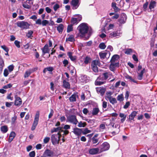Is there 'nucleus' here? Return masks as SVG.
<instances>
[{
  "mask_svg": "<svg viewBox=\"0 0 157 157\" xmlns=\"http://www.w3.org/2000/svg\"><path fill=\"white\" fill-rule=\"evenodd\" d=\"M16 24L18 27L23 29H28L29 28L30 25L27 22L24 21L17 22Z\"/></svg>",
  "mask_w": 157,
  "mask_h": 157,
  "instance_id": "4",
  "label": "nucleus"
},
{
  "mask_svg": "<svg viewBox=\"0 0 157 157\" xmlns=\"http://www.w3.org/2000/svg\"><path fill=\"white\" fill-rule=\"evenodd\" d=\"M157 3V0H151L149 6V8L150 10L154 9L156 6Z\"/></svg>",
  "mask_w": 157,
  "mask_h": 157,
  "instance_id": "18",
  "label": "nucleus"
},
{
  "mask_svg": "<svg viewBox=\"0 0 157 157\" xmlns=\"http://www.w3.org/2000/svg\"><path fill=\"white\" fill-rule=\"evenodd\" d=\"M72 24L69 25L67 26V32L69 33L73 30V28Z\"/></svg>",
  "mask_w": 157,
  "mask_h": 157,
  "instance_id": "45",
  "label": "nucleus"
},
{
  "mask_svg": "<svg viewBox=\"0 0 157 157\" xmlns=\"http://www.w3.org/2000/svg\"><path fill=\"white\" fill-rule=\"evenodd\" d=\"M50 138L49 137H46L44 139V143H47L49 141Z\"/></svg>",
  "mask_w": 157,
  "mask_h": 157,
  "instance_id": "64",
  "label": "nucleus"
},
{
  "mask_svg": "<svg viewBox=\"0 0 157 157\" xmlns=\"http://www.w3.org/2000/svg\"><path fill=\"white\" fill-rule=\"evenodd\" d=\"M63 29L64 26L62 24H59L58 26L57 27V30L60 34H61L62 33Z\"/></svg>",
  "mask_w": 157,
  "mask_h": 157,
  "instance_id": "26",
  "label": "nucleus"
},
{
  "mask_svg": "<svg viewBox=\"0 0 157 157\" xmlns=\"http://www.w3.org/2000/svg\"><path fill=\"white\" fill-rule=\"evenodd\" d=\"M99 77H100L101 81L106 80L108 78V73L106 72L103 73L102 75H100Z\"/></svg>",
  "mask_w": 157,
  "mask_h": 157,
  "instance_id": "30",
  "label": "nucleus"
},
{
  "mask_svg": "<svg viewBox=\"0 0 157 157\" xmlns=\"http://www.w3.org/2000/svg\"><path fill=\"white\" fill-rule=\"evenodd\" d=\"M53 153V151L47 149L44 152V155L45 157H52Z\"/></svg>",
  "mask_w": 157,
  "mask_h": 157,
  "instance_id": "17",
  "label": "nucleus"
},
{
  "mask_svg": "<svg viewBox=\"0 0 157 157\" xmlns=\"http://www.w3.org/2000/svg\"><path fill=\"white\" fill-rule=\"evenodd\" d=\"M83 128H73V132L74 134L76 136H80L82 133V130Z\"/></svg>",
  "mask_w": 157,
  "mask_h": 157,
  "instance_id": "9",
  "label": "nucleus"
},
{
  "mask_svg": "<svg viewBox=\"0 0 157 157\" xmlns=\"http://www.w3.org/2000/svg\"><path fill=\"white\" fill-rule=\"evenodd\" d=\"M67 121L72 123L76 125L78 122V121L76 118V117L75 115H69L67 117Z\"/></svg>",
  "mask_w": 157,
  "mask_h": 157,
  "instance_id": "5",
  "label": "nucleus"
},
{
  "mask_svg": "<svg viewBox=\"0 0 157 157\" xmlns=\"http://www.w3.org/2000/svg\"><path fill=\"white\" fill-rule=\"evenodd\" d=\"M61 136V135L60 132H58L57 134H52L51 137V140L52 144L55 145L59 144Z\"/></svg>",
  "mask_w": 157,
  "mask_h": 157,
  "instance_id": "2",
  "label": "nucleus"
},
{
  "mask_svg": "<svg viewBox=\"0 0 157 157\" xmlns=\"http://www.w3.org/2000/svg\"><path fill=\"white\" fill-rule=\"evenodd\" d=\"M78 96L76 93H74L72 94L69 98L70 101L71 102H73L76 101V97Z\"/></svg>",
  "mask_w": 157,
  "mask_h": 157,
  "instance_id": "19",
  "label": "nucleus"
},
{
  "mask_svg": "<svg viewBox=\"0 0 157 157\" xmlns=\"http://www.w3.org/2000/svg\"><path fill=\"white\" fill-rule=\"evenodd\" d=\"M4 65V61L1 57L0 56V66H1L2 68Z\"/></svg>",
  "mask_w": 157,
  "mask_h": 157,
  "instance_id": "52",
  "label": "nucleus"
},
{
  "mask_svg": "<svg viewBox=\"0 0 157 157\" xmlns=\"http://www.w3.org/2000/svg\"><path fill=\"white\" fill-rule=\"evenodd\" d=\"M127 19V16L126 15L122 13L121 14L120 17L118 20V21L121 24H124L125 23Z\"/></svg>",
  "mask_w": 157,
  "mask_h": 157,
  "instance_id": "12",
  "label": "nucleus"
},
{
  "mask_svg": "<svg viewBox=\"0 0 157 157\" xmlns=\"http://www.w3.org/2000/svg\"><path fill=\"white\" fill-rule=\"evenodd\" d=\"M106 47V45L103 42L101 43L99 45V48L101 49H104Z\"/></svg>",
  "mask_w": 157,
  "mask_h": 157,
  "instance_id": "46",
  "label": "nucleus"
},
{
  "mask_svg": "<svg viewBox=\"0 0 157 157\" xmlns=\"http://www.w3.org/2000/svg\"><path fill=\"white\" fill-rule=\"evenodd\" d=\"M62 128H63L60 127L56 128H54L51 130V132L52 133H53L54 132H57L58 131H59V132L60 133V132H62L63 131V130H62Z\"/></svg>",
  "mask_w": 157,
  "mask_h": 157,
  "instance_id": "29",
  "label": "nucleus"
},
{
  "mask_svg": "<svg viewBox=\"0 0 157 157\" xmlns=\"http://www.w3.org/2000/svg\"><path fill=\"white\" fill-rule=\"evenodd\" d=\"M54 68L53 67H49L45 68L43 70V73L44 74H45L46 72L47 71H48L50 72V74H52V72L54 70Z\"/></svg>",
  "mask_w": 157,
  "mask_h": 157,
  "instance_id": "23",
  "label": "nucleus"
},
{
  "mask_svg": "<svg viewBox=\"0 0 157 157\" xmlns=\"http://www.w3.org/2000/svg\"><path fill=\"white\" fill-rule=\"evenodd\" d=\"M30 157H34L35 156V152L34 151H33L30 152L29 154Z\"/></svg>",
  "mask_w": 157,
  "mask_h": 157,
  "instance_id": "60",
  "label": "nucleus"
},
{
  "mask_svg": "<svg viewBox=\"0 0 157 157\" xmlns=\"http://www.w3.org/2000/svg\"><path fill=\"white\" fill-rule=\"evenodd\" d=\"M42 51V56H43L45 54L49 53L50 49L48 48V44H45L44 47L41 49Z\"/></svg>",
  "mask_w": 157,
  "mask_h": 157,
  "instance_id": "7",
  "label": "nucleus"
},
{
  "mask_svg": "<svg viewBox=\"0 0 157 157\" xmlns=\"http://www.w3.org/2000/svg\"><path fill=\"white\" fill-rule=\"evenodd\" d=\"M86 124L85 122L83 123L82 121H80L78 122V126L79 127H84L86 125Z\"/></svg>",
  "mask_w": 157,
  "mask_h": 157,
  "instance_id": "42",
  "label": "nucleus"
},
{
  "mask_svg": "<svg viewBox=\"0 0 157 157\" xmlns=\"http://www.w3.org/2000/svg\"><path fill=\"white\" fill-rule=\"evenodd\" d=\"M104 83V82L101 81L100 77H98L95 82V84L96 86H100L103 84Z\"/></svg>",
  "mask_w": 157,
  "mask_h": 157,
  "instance_id": "20",
  "label": "nucleus"
},
{
  "mask_svg": "<svg viewBox=\"0 0 157 157\" xmlns=\"http://www.w3.org/2000/svg\"><path fill=\"white\" fill-rule=\"evenodd\" d=\"M49 24V21L46 20H43L42 21V24L43 26H46L47 25Z\"/></svg>",
  "mask_w": 157,
  "mask_h": 157,
  "instance_id": "51",
  "label": "nucleus"
},
{
  "mask_svg": "<svg viewBox=\"0 0 157 157\" xmlns=\"http://www.w3.org/2000/svg\"><path fill=\"white\" fill-rule=\"evenodd\" d=\"M100 63L99 60H93L91 62V67L93 71L96 73H98V67L97 65L99 66Z\"/></svg>",
  "mask_w": 157,
  "mask_h": 157,
  "instance_id": "3",
  "label": "nucleus"
},
{
  "mask_svg": "<svg viewBox=\"0 0 157 157\" xmlns=\"http://www.w3.org/2000/svg\"><path fill=\"white\" fill-rule=\"evenodd\" d=\"M117 115L118 114L117 113H114L109 114V117L110 118L111 117H114V119H116Z\"/></svg>",
  "mask_w": 157,
  "mask_h": 157,
  "instance_id": "50",
  "label": "nucleus"
},
{
  "mask_svg": "<svg viewBox=\"0 0 157 157\" xmlns=\"http://www.w3.org/2000/svg\"><path fill=\"white\" fill-rule=\"evenodd\" d=\"M66 41H70L73 42L75 41V39L74 38V36L73 35H70L68 38H67L66 39Z\"/></svg>",
  "mask_w": 157,
  "mask_h": 157,
  "instance_id": "31",
  "label": "nucleus"
},
{
  "mask_svg": "<svg viewBox=\"0 0 157 157\" xmlns=\"http://www.w3.org/2000/svg\"><path fill=\"white\" fill-rule=\"evenodd\" d=\"M69 57L70 58L71 60L72 61H74L76 59V57L75 56H73L72 53L71 52H68L67 54Z\"/></svg>",
  "mask_w": 157,
  "mask_h": 157,
  "instance_id": "35",
  "label": "nucleus"
},
{
  "mask_svg": "<svg viewBox=\"0 0 157 157\" xmlns=\"http://www.w3.org/2000/svg\"><path fill=\"white\" fill-rule=\"evenodd\" d=\"M110 127H112L113 128H119V126L118 124H116L114 125V124L113 122H111L110 124H109Z\"/></svg>",
  "mask_w": 157,
  "mask_h": 157,
  "instance_id": "44",
  "label": "nucleus"
},
{
  "mask_svg": "<svg viewBox=\"0 0 157 157\" xmlns=\"http://www.w3.org/2000/svg\"><path fill=\"white\" fill-rule=\"evenodd\" d=\"M12 85L11 84L9 83V84H8L4 86L3 88L4 89H6L8 88H9L12 87Z\"/></svg>",
  "mask_w": 157,
  "mask_h": 157,
  "instance_id": "59",
  "label": "nucleus"
},
{
  "mask_svg": "<svg viewBox=\"0 0 157 157\" xmlns=\"http://www.w3.org/2000/svg\"><path fill=\"white\" fill-rule=\"evenodd\" d=\"M99 149L98 148H93L89 150V153L90 154L94 155L100 153Z\"/></svg>",
  "mask_w": 157,
  "mask_h": 157,
  "instance_id": "14",
  "label": "nucleus"
},
{
  "mask_svg": "<svg viewBox=\"0 0 157 157\" xmlns=\"http://www.w3.org/2000/svg\"><path fill=\"white\" fill-rule=\"evenodd\" d=\"M130 102L129 101L127 102L124 105V109H127L128 108L129 106L130 105Z\"/></svg>",
  "mask_w": 157,
  "mask_h": 157,
  "instance_id": "63",
  "label": "nucleus"
},
{
  "mask_svg": "<svg viewBox=\"0 0 157 157\" xmlns=\"http://www.w3.org/2000/svg\"><path fill=\"white\" fill-rule=\"evenodd\" d=\"M117 100L120 101H122L124 100L123 95L122 94H121L118 95L117 98Z\"/></svg>",
  "mask_w": 157,
  "mask_h": 157,
  "instance_id": "41",
  "label": "nucleus"
},
{
  "mask_svg": "<svg viewBox=\"0 0 157 157\" xmlns=\"http://www.w3.org/2000/svg\"><path fill=\"white\" fill-rule=\"evenodd\" d=\"M91 60V58L87 56L85 58L84 62L85 64H87L88 63H90Z\"/></svg>",
  "mask_w": 157,
  "mask_h": 157,
  "instance_id": "36",
  "label": "nucleus"
},
{
  "mask_svg": "<svg viewBox=\"0 0 157 157\" xmlns=\"http://www.w3.org/2000/svg\"><path fill=\"white\" fill-rule=\"evenodd\" d=\"M121 33H120L119 31H116L113 32L109 34V37H119L121 36Z\"/></svg>",
  "mask_w": 157,
  "mask_h": 157,
  "instance_id": "15",
  "label": "nucleus"
},
{
  "mask_svg": "<svg viewBox=\"0 0 157 157\" xmlns=\"http://www.w3.org/2000/svg\"><path fill=\"white\" fill-rule=\"evenodd\" d=\"M103 147L101 149V151H104L108 150V144L106 143H104L102 144Z\"/></svg>",
  "mask_w": 157,
  "mask_h": 157,
  "instance_id": "34",
  "label": "nucleus"
},
{
  "mask_svg": "<svg viewBox=\"0 0 157 157\" xmlns=\"http://www.w3.org/2000/svg\"><path fill=\"white\" fill-rule=\"evenodd\" d=\"M145 68H144L140 73H138V76L137 77V78L138 80H141L142 79L143 74L145 72Z\"/></svg>",
  "mask_w": 157,
  "mask_h": 157,
  "instance_id": "27",
  "label": "nucleus"
},
{
  "mask_svg": "<svg viewBox=\"0 0 157 157\" xmlns=\"http://www.w3.org/2000/svg\"><path fill=\"white\" fill-rule=\"evenodd\" d=\"M107 54V53L106 52H100L99 53V56L101 59H104L105 57Z\"/></svg>",
  "mask_w": 157,
  "mask_h": 157,
  "instance_id": "47",
  "label": "nucleus"
},
{
  "mask_svg": "<svg viewBox=\"0 0 157 157\" xmlns=\"http://www.w3.org/2000/svg\"><path fill=\"white\" fill-rule=\"evenodd\" d=\"M77 29L79 30V33L80 34V36H83L87 33L89 27L86 23H83L79 25L77 28Z\"/></svg>",
  "mask_w": 157,
  "mask_h": 157,
  "instance_id": "1",
  "label": "nucleus"
},
{
  "mask_svg": "<svg viewBox=\"0 0 157 157\" xmlns=\"http://www.w3.org/2000/svg\"><path fill=\"white\" fill-rule=\"evenodd\" d=\"M109 101L113 104H114L117 102L116 99L114 98H109Z\"/></svg>",
  "mask_w": 157,
  "mask_h": 157,
  "instance_id": "48",
  "label": "nucleus"
},
{
  "mask_svg": "<svg viewBox=\"0 0 157 157\" xmlns=\"http://www.w3.org/2000/svg\"><path fill=\"white\" fill-rule=\"evenodd\" d=\"M112 7L114 10H118V8L116 6V4L115 2H113L112 3Z\"/></svg>",
  "mask_w": 157,
  "mask_h": 157,
  "instance_id": "54",
  "label": "nucleus"
},
{
  "mask_svg": "<svg viewBox=\"0 0 157 157\" xmlns=\"http://www.w3.org/2000/svg\"><path fill=\"white\" fill-rule=\"evenodd\" d=\"M63 86L64 88L66 89H69L70 85L69 82H67L66 80H64L63 81Z\"/></svg>",
  "mask_w": 157,
  "mask_h": 157,
  "instance_id": "32",
  "label": "nucleus"
},
{
  "mask_svg": "<svg viewBox=\"0 0 157 157\" xmlns=\"http://www.w3.org/2000/svg\"><path fill=\"white\" fill-rule=\"evenodd\" d=\"M119 63H116L115 64L111 63L109 66L110 70L112 71H114L116 67H119Z\"/></svg>",
  "mask_w": 157,
  "mask_h": 157,
  "instance_id": "22",
  "label": "nucleus"
},
{
  "mask_svg": "<svg viewBox=\"0 0 157 157\" xmlns=\"http://www.w3.org/2000/svg\"><path fill=\"white\" fill-rule=\"evenodd\" d=\"M119 56L117 54H115L112 57L110 62L111 63H119L118 59H119Z\"/></svg>",
  "mask_w": 157,
  "mask_h": 157,
  "instance_id": "8",
  "label": "nucleus"
},
{
  "mask_svg": "<svg viewBox=\"0 0 157 157\" xmlns=\"http://www.w3.org/2000/svg\"><path fill=\"white\" fill-rule=\"evenodd\" d=\"M33 33V31L30 30L28 31V33L26 34V36L28 38H31V37H33L32 34Z\"/></svg>",
  "mask_w": 157,
  "mask_h": 157,
  "instance_id": "43",
  "label": "nucleus"
},
{
  "mask_svg": "<svg viewBox=\"0 0 157 157\" xmlns=\"http://www.w3.org/2000/svg\"><path fill=\"white\" fill-rule=\"evenodd\" d=\"M1 47L2 49H3L4 51H5L6 52H8L9 49L8 47L6 46L5 45H2L1 46Z\"/></svg>",
  "mask_w": 157,
  "mask_h": 157,
  "instance_id": "56",
  "label": "nucleus"
},
{
  "mask_svg": "<svg viewBox=\"0 0 157 157\" xmlns=\"http://www.w3.org/2000/svg\"><path fill=\"white\" fill-rule=\"evenodd\" d=\"M63 63L64 67H66L68 65L69 62L67 59H64L63 61Z\"/></svg>",
  "mask_w": 157,
  "mask_h": 157,
  "instance_id": "58",
  "label": "nucleus"
},
{
  "mask_svg": "<svg viewBox=\"0 0 157 157\" xmlns=\"http://www.w3.org/2000/svg\"><path fill=\"white\" fill-rule=\"evenodd\" d=\"M32 4H29L28 3H26V1L23 4V7L26 9H29L30 8V6Z\"/></svg>",
  "mask_w": 157,
  "mask_h": 157,
  "instance_id": "40",
  "label": "nucleus"
},
{
  "mask_svg": "<svg viewBox=\"0 0 157 157\" xmlns=\"http://www.w3.org/2000/svg\"><path fill=\"white\" fill-rule=\"evenodd\" d=\"M91 132L90 130H89L88 128H86L84 129V131H82V134L84 135L90 132Z\"/></svg>",
  "mask_w": 157,
  "mask_h": 157,
  "instance_id": "49",
  "label": "nucleus"
},
{
  "mask_svg": "<svg viewBox=\"0 0 157 157\" xmlns=\"http://www.w3.org/2000/svg\"><path fill=\"white\" fill-rule=\"evenodd\" d=\"M75 16H78V18L73 17L71 19V22L72 25L77 24L82 19V17L80 15L76 14Z\"/></svg>",
  "mask_w": 157,
  "mask_h": 157,
  "instance_id": "6",
  "label": "nucleus"
},
{
  "mask_svg": "<svg viewBox=\"0 0 157 157\" xmlns=\"http://www.w3.org/2000/svg\"><path fill=\"white\" fill-rule=\"evenodd\" d=\"M14 68V66L13 64L11 65L8 67V70L10 72L12 71L13 70Z\"/></svg>",
  "mask_w": 157,
  "mask_h": 157,
  "instance_id": "53",
  "label": "nucleus"
},
{
  "mask_svg": "<svg viewBox=\"0 0 157 157\" xmlns=\"http://www.w3.org/2000/svg\"><path fill=\"white\" fill-rule=\"evenodd\" d=\"M54 113V112L53 110L52 109H51L50 112L49 114L48 117L49 119H50L52 117Z\"/></svg>",
  "mask_w": 157,
  "mask_h": 157,
  "instance_id": "57",
  "label": "nucleus"
},
{
  "mask_svg": "<svg viewBox=\"0 0 157 157\" xmlns=\"http://www.w3.org/2000/svg\"><path fill=\"white\" fill-rule=\"evenodd\" d=\"M9 74L8 70L7 69H5L4 71L3 74L5 77H7Z\"/></svg>",
  "mask_w": 157,
  "mask_h": 157,
  "instance_id": "62",
  "label": "nucleus"
},
{
  "mask_svg": "<svg viewBox=\"0 0 157 157\" xmlns=\"http://www.w3.org/2000/svg\"><path fill=\"white\" fill-rule=\"evenodd\" d=\"M1 130L3 133H6L8 130V127L7 126L4 125L1 127Z\"/></svg>",
  "mask_w": 157,
  "mask_h": 157,
  "instance_id": "39",
  "label": "nucleus"
},
{
  "mask_svg": "<svg viewBox=\"0 0 157 157\" xmlns=\"http://www.w3.org/2000/svg\"><path fill=\"white\" fill-rule=\"evenodd\" d=\"M39 112L37 111L35 117L34 121L32 125L36 127L38 124L39 117Z\"/></svg>",
  "mask_w": 157,
  "mask_h": 157,
  "instance_id": "11",
  "label": "nucleus"
},
{
  "mask_svg": "<svg viewBox=\"0 0 157 157\" xmlns=\"http://www.w3.org/2000/svg\"><path fill=\"white\" fill-rule=\"evenodd\" d=\"M17 95H15V100L14 102V104L16 105L19 106L21 104L22 101L20 97H17Z\"/></svg>",
  "mask_w": 157,
  "mask_h": 157,
  "instance_id": "16",
  "label": "nucleus"
},
{
  "mask_svg": "<svg viewBox=\"0 0 157 157\" xmlns=\"http://www.w3.org/2000/svg\"><path fill=\"white\" fill-rule=\"evenodd\" d=\"M119 117L121 118V122L122 123H123L125 121L127 115L122 113H119Z\"/></svg>",
  "mask_w": 157,
  "mask_h": 157,
  "instance_id": "28",
  "label": "nucleus"
},
{
  "mask_svg": "<svg viewBox=\"0 0 157 157\" xmlns=\"http://www.w3.org/2000/svg\"><path fill=\"white\" fill-rule=\"evenodd\" d=\"M109 15L110 16H112L111 17L112 19H117L119 17V14L116 13L115 12L110 13Z\"/></svg>",
  "mask_w": 157,
  "mask_h": 157,
  "instance_id": "33",
  "label": "nucleus"
},
{
  "mask_svg": "<svg viewBox=\"0 0 157 157\" xmlns=\"http://www.w3.org/2000/svg\"><path fill=\"white\" fill-rule=\"evenodd\" d=\"M99 109L98 108H94L93 109L92 114L93 115H95L98 114L99 112Z\"/></svg>",
  "mask_w": 157,
  "mask_h": 157,
  "instance_id": "37",
  "label": "nucleus"
},
{
  "mask_svg": "<svg viewBox=\"0 0 157 157\" xmlns=\"http://www.w3.org/2000/svg\"><path fill=\"white\" fill-rule=\"evenodd\" d=\"M79 0H72L71 1V5L73 6V9H77L79 6Z\"/></svg>",
  "mask_w": 157,
  "mask_h": 157,
  "instance_id": "13",
  "label": "nucleus"
},
{
  "mask_svg": "<svg viewBox=\"0 0 157 157\" xmlns=\"http://www.w3.org/2000/svg\"><path fill=\"white\" fill-rule=\"evenodd\" d=\"M37 68H34L31 69H30L29 70L26 71L25 73L24 77L25 78L28 77L32 73L36 71L37 70Z\"/></svg>",
  "mask_w": 157,
  "mask_h": 157,
  "instance_id": "10",
  "label": "nucleus"
},
{
  "mask_svg": "<svg viewBox=\"0 0 157 157\" xmlns=\"http://www.w3.org/2000/svg\"><path fill=\"white\" fill-rule=\"evenodd\" d=\"M96 90L98 93H99L101 95L104 94L105 90L104 89L101 87H97L96 88Z\"/></svg>",
  "mask_w": 157,
  "mask_h": 157,
  "instance_id": "24",
  "label": "nucleus"
},
{
  "mask_svg": "<svg viewBox=\"0 0 157 157\" xmlns=\"http://www.w3.org/2000/svg\"><path fill=\"white\" fill-rule=\"evenodd\" d=\"M16 136L15 133L13 131L11 132L9 137L8 141L10 143L13 140V139Z\"/></svg>",
  "mask_w": 157,
  "mask_h": 157,
  "instance_id": "25",
  "label": "nucleus"
},
{
  "mask_svg": "<svg viewBox=\"0 0 157 157\" xmlns=\"http://www.w3.org/2000/svg\"><path fill=\"white\" fill-rule=\"evenodd\" d=\"M137 114V112L133 111L129 116V121H131L133 120L135 117L136 115Z\"/></svg>",
  "mask_w": 157,
  "mask_h": 157,
  "instance_id": "21",
  "label": "nucleus"
},
{
  "mask_svg": "<svg viewBox=\"0 0 157 157\" xmlns=\"http://www.w3.org/2000/svg\"><path fill=\"white\" fill-rule=\"evenodd\" d=\"M14 43L16 46L17 48H20V42L19 41H18L17 40H16L14 41Z\"/></svg>",
  "mask_w": 157,
  "mask_h": 157,
  "instance_id": "55",
  "label": "nucleus"
},
{
  "mask_svg": "<svg viewBox=\"0 0 157 157\" xmlns=\"http://www.w3.org/2000/svg\"><path fill=\"white\" fill-rule=\"evenodd\" d=\"M124 52L127 55H130L132 53L134 52V51L131 48H127L125 49Z\"/></svg>",
  "mask_w": 157,
  "mask_h": 157,
  "instance_id": "38",
  "label": "nucleus"
},
{
  "mask_svg": "<svg viewBox=\"0 0 157 157\" xmlns=\"http://www.w3.org/2000/svg\"><path fill=\"white\" fill-rule=\"evenodd\" d=\"M141 12V10H133V13L136 15H139Z\"/></svg>",
  "mask_w": 157,
  "mask_h": 157,
  "instance_id": "61",
  "label": "nucleus"
}]
</instances>
